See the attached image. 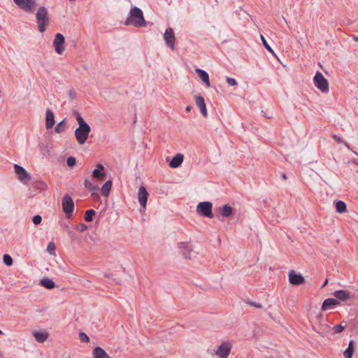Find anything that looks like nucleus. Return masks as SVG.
<instances>
[{
    "instance_id": "nucleus-9",
    "label": "nucleus",
    "mask_w": 358,
    "mask_h": 358,
    "mask_svg": "<svg viewBox=\"0 0 358 358\" xmlns=\"http://www.w3.org/2000/svg\"><path fill=\"white\" fill-rule=\"evenodd\" d=\"M231 343L229 341L223 342L215 351V355L220 358H227L230 354Z\"/></svg>"
},
{
    "instance_id": "nucleus-16",
    "label": "nucleus",
    "mask_w": 358,
    "mask_h": 358,
    "mask_svg": "<svg viewBox=\"0 0 358 358\" xmlns=\"http://www.w3.org/2000/svg\"><path fill=\"white\" fill-rule=\"evenodd\" d=\"M148 192L144 186H141L138 192V199L143 207H145L148 201Z\"/></svg>"
},
{
    "instance_id": "nucleus-2",
    "label": "nucleus",
    "mask_w": 358,
    "mask_h": 358,
    "mask_svg": "<svg viewBox=\"0 0 358 358\" xmlns=\"http://www.w3.org/2000/svg\"><path fill=\"white\" fill-rule=\"evenodd\" d=\"M36 17L38 31L43 33L50 21L48 9L45 6H40L36 13Z\"/></svg>"
},
{
    "instance_id": "nucleus-10",
    "label": "nucleus",
    "mask_w": 358,
    "mask_h": 358,
    "mask_svg": "<svg viewBox=\"0 0 358 358\" xmlns=\"http://www.w3.org/2000/svg\"><path fill=\"white\" fill-rule=\"evenodd\" d=\"M164 39L167 47L173 50L175 49L176 37L172 28L169 27L166 29L164 34Z\"/></svg>"
},
{
    "instance_id": "nucleus-50",
    "label": "nucleus",
    "mask_w": 358,
    "mask_h": 358,
    "mask_svg": "<svg viewBox=\"0 0 358 358\" xmlns=\"http://www.w3.org/2000/svg\"><path fill=\"white\" fill-rule=\"evenodd\" d=\"M328 283V280L326 279L325 281L324 282V284L322 285V288L324 287Z\"/></svg>"
},
{
    "instance_id": "nucleus-42",
    "label": "nucleus",
    "mask_w": 358,
    "mask_h": 358,
    "mask_svg": "<svg viewBox=\"0 0 358 358\" xmlns=\"http://www.w3.org/2000/svg\"><path fill=\"white\" fill-rule=\"evenodd\" d=\"M75 228L80 232H83L87 229V227L84 223H80L78 224H76Z\"/></svg>"
},
{
    "instance_id": "nucleus-38",
    "label": "nucleus",
    "mask_w": 358,
    "mask_h": 358,
    "mask_svg": "<svg viewBox=\"0 0 358 358\" xmlns=\"http://www.w3.org/2000/svg\"><path fill=\"white\" fill-rule=\"evenodd\" d=\"M344 329L345 326H343L342 324H336L332 328L334 334L341 333L344 330Z\"/></svg>"
},
{
    "instance_id": "nucleus-41",
    "label": "nucleus",
    "mask_w": 358,
    "mask_h": 358,
    "mask_svg": "<svg viewBox=\"0 0 358 358\" xmlns=\"http://www.w3.org/2000/svg\"><path fill=\"white\" fill-rule=\"evenodd\" d=\"M67 165L69 166H73L76 164V159L74 157H69L66 160Z\"/></svg>"
},
{
    "instance_id": "nucleus-20",
    "label": "nucleus",
    "mask_w": 358,
    "mask_h": 358,
    "mask_svg": "<svg viewBox=\"0 0 358 358\" xmlns=\"http://www.w3.org/2000/svg\"><path fill=\"white\" fill-rule=\"evenodd\" d=\"M195 71L199 78L206 84L208 87H209L210 84L209 80V76L207 72L201 69H196Z\"/></svg>"
},
{
    "instance_id": "nucleus-7",
    "label": "nucleus",
    "mask_w": 358,
    "mask_h": 358,
    "mask_svg": "<svg viewBox=\"0 0 358 358\" xmlns=\"http://www.w3.org/2000/svg\"><path fill=\"white\" fill-rule=\"evenodd\" d=\"M14 3L22 10L33 13L36 6V0H13Z\"/></svg>"
},
{
    "instance_id": "nucleus-48",
    "label": "nucleus",
    "mask_w": 358,
    "mask_h": 358,
    "mask_svg": "<svg viewBox=\"0 0 358 358\" xmlns=\"http://www.w3.org/2000/svg\"><path fill=\"white\" fill-rule=\"evenodd\" d=\"M68 234L71 238H74V233L71 230L68 231Z\"/></svg>"
},
{
    "instance_id": "nucleus-46",
    "label": "nucleus",
    "mask_w": 358,
    "mask_h": 358,
    "mask_svg": "<svg viewBox=\"0 0 358 358\" xmlns=\"http://www.w3.org/2000/svg\"><path fill=\"white\" fill-rule=\"evenodd\" d=\"M68 94L71 99H74L76 96V93L73 90H70Z\"/></svg>"
},
{
    "instance_id": "nucleus-28",
    "label": "nucleus",
    "mask_w": 358,
    "mask_h": 358,
    "mask_svg": "<svg viewBox=\"0 0 358 358\" xmlns=\"http://www.w3.org/2000/svg\"><path fill=\"white\" fill-rule=\"evenodd\" d=\"M336 210L338 213H345L347 210V206L344 201H338L335 203Z\"/></svg>"
},
{
    "instance_id": "nucleus-51",
    "label": "nucleus",
    "mask_w": 358,
    "mask_h": 358,
    "mask_svg": "<svg viewBox=\"0 0 358 358\" xmlns=\"http://www.w3.org/2000/svg\"><path fill=\"white\" fill-rule=\"evenodd\" d=\"M281 177L284 180L287 179V176H286V174L285 173H282Z\"/></svg>"
},
{
    "instance_id": "nucleus-44",
    "label": "nucleus",
    "mask_w": 358,
    "mask_h": 358,
    "mask_svg": "<svg viewBox=\"0 0 358 358\" xmlns=\"http://www.w3.org/2000/svg\"><path fill=\"white\" fill-rule=\"evenodd\" d=\"M32 221L35 225H38L42 221V217L39 215L33 217Z\"/></svg>"
},
{
    "instance_id": "nucleus-29",
    "label": "nucleus",
    "mask_w": 358,
    "mask_h": 358,
    "mask_svg": "<svg viewBox=\"0 0 358 358\" xmlns=\"http://www.w3.org/2000/svg\"><path fill=\"white\" fill-rule=\"evenodd\" d=\"M36 340L39 343H43L48 338V334L45 332L36 331L34 334Z\"/></svg>"
},
{
    "instance_id": "nucleus-15",
    "label": "nucleus",
    "mask_w": 358,
    "mask_h": 358,
    "mask_svg": "<svg viewBox=\"0 0 358 358\" xmlns=\"http://www.w3.org/2000/svg\"><path fill=\"white\" fill-rule=\"evenodd\" d=\"M14 169L15 172L17 174L18 178L20 180L24 181L29 180L31 179L30 176L27 173V172L22 166L18 164H15Z\"/></svg>"
},
{
    "instance_id": "nucleus-52",
    "label": "nucleus",
    "mask_w": 358,
    "mask_h": 358,
    "mask_svg": "<svg viewBox=\"0 0 358 358\" xmlns=\"http://www.w3.org/2000/svg\"><path fill=\"white\" fill-rule=\"evenodd\" d=\"M353 38L356 41H358V36H355Z\"/></svg>"
},
{
    "instance_id": "nucleus-30",
    "label": "nucleus",
    "mask_w": 358,
    "mask_h": 358,
    "mask_svg": "<svg viewBox=\"0 0 358 358\" xmlns=\"http://www.w3.org/2000/svg\"><path fill=\"white\" fill-rule=\"evenodd\" d=\"M34 187L40 191H44L47 189L48 185L43 181H36L33 185Z\"/></svg>"
},
{
    "instance_id": "nucleus-11",
    "label": "nucleus",
    "mask_w": 358,
    "mask_h": 358,
    "mask_svg": "<svg viewBox=\"0 0 358 358\" xmlns=\"http://www.w3.org/2000/svg\"><path fill=\"white\" fill-rule=\"evenodd\" d=\"M64 42L65 38L64 36L60 33L56 34L55 39L53 41V45L55 48V50L57 54L61 55L63 53L64 50Z\"/></svg>"
},
{
    "instance_id": "nucleus-24",
    "label": "nucleus",
    "mask_w": 358,
    "mask_h": 358,
    "mask_svg": "<svg viewBox=\"0 0 358 358\" xmlns=\"http://www.w3.org/2000/svg\"><path fill=\"white\" fill-rule=\"evenodd\" d=\"M85 187L90 192H92V196L94 192L99 191V187L98 185H94L90 180L86 179L84 182Z\"/></svg>"
},
{
    "instance_id": "nucleus-18",
    "label": "nucleus",
    "mask_w": 358,
    "mask_h": 358,
    "mask_svg": "<svg viewBox=\"0 0 358 358\" xmlns=\"http://www.w3.org/2000/svg\"><path fill=\"white\" fill-rule=\"evenodd\" d=\"M55 123L54 113L48 108L45 113V127L47 129H50L54 126Z\"/></svg>"
},
{
    "instance_id": "nucleus-22",
    "label": "nucleus",
    "mask_w": 358,
    "mask_h": 358,
    "mask_svg": "<svg viewBox=\"0 0 358 358\" xmlns=\"http://www.w3.org/2000/svg\"><path fill=\"white\" fill-rule=\"evenodd\" d=\"M94 358H111L101 347H96L92 351Z\"/></svg>"
},
{
    "instance_id": "nucleus-53",
    "label": "nucleus",
    "mask_w": 358,
    "mask_h": 358,
    "mask_svg": "<svg viewBox=\"0 0 358 358\" xmlns=\"http://www.w3.org/2000/svg\"><path fill=\"white\" fill-rule=\"evenodd\" d=\"M1 334H3V332H2V331H1V330H0V335H1Z\"/></svg>"
},
{
    "instance_id": "nucleus-36",
    "label": "nucleus",
    "mask_w": 358,
    "mask_h": 358,
    "mask_svg": "<svg viewBox=\"0 0 358 358\" xmlns=\"http://www.w3.org/2000/svg\"><path fill=\"white\" fill-rule=\"evenodd\" d=\"M261 40H262V42L264 46V48L268 50L270 52H271L273 55H275V53L273 50V49L271 48V46L268 44V43L266 42L265 38L261 35Z\"/></svg>"
},
{
    "instance_id": "nucleus-47",
    "label": "nucleus",
    "mask_w": 358,
    "mask_h": 358,
    "mask_svg": "<svg viewBox=\"0 0 358 358\" xmlns=\"http://www.w3.org/2000/svg\"><path fill=\"white\" fill-rule=\"evenodd\" d=\"M62 227H63L64 230H65L66 231L68 232L69 231H70L69 227L68 224H62Z\"/></svg>"
},
{
    "instance_id": "nucleus-26",
    "label": "nucleus",
    "mask_w": 358,
    "mask_h": 358,
    "mask_svg": "<svg viewBox=\"0 0 358 358\" xmlns=\"http://www.w3.org/2000/svg\"><path fill=\"white\" fill-rule=\"evenodd\" d=\"M111 187H112V181L111 180L106 181L101 189L102 195L104 196H108L109 195L110 191L111 189Z\"/></svg>"
},
{
    "instance_id": "nucleus-5",
    "label": "nucleus",
    "mask_w": 358,
    "mask_h": 358,
    "mask_svg": "<svg viewBox=\"0 0 358 358\" xmlns=\"http://www.w3.org/2000/svg\"><path fill=\"white\" fill-rule=\"evenodd\" d=\"M213 204L210 201L200 202L196 206V213L201 216L213 218V214L212 212Z\"/></svg>"
},
{
    "instance_id": "nucleus-1",
    "label": "nucleus",
    "mask_w": 358,
    "mask_h": 358,
    "mask_svg": "<svg viewBox=\"0 0 358 358\" xmlns=\"http://www.w3.org/2000/svg\"><path fill=\"white\" fill-rule=\"evenodd\" d=\"M124 24L126 26L133 25L135 27H146L147 23L141 9L136 6L131 7L129 16L126 19Z\"/></svg>"
},
{
    "instance_id": "nucleus-21",
    "label": "nucleus",
    "mask_w": 358,
    "mask_h": 358,
    "mask_svg": "<svg viewBox=\"0 0 358 358\" xmlns=\"http://www.w3.org/2000/svg\"><path fill=\"white\" fill-rule=\"evenodd\" d=\"M183 155L182 154H177L175 157L172 158V159L170 161L169 165L171 168H178L183 162Z\"/></svg>"
},
{
    "instance_id": "nucleus-17",
    "label": "nucleus",
    "mask_w": 358,
    "mask_h": 358,
    "mask_svg": "<svg viewBox=\"0 0 358 358\" xmlns=\"http://www.w3.org/2000/svg\"><path fill=\"white\" fill-rule=\"evenodd\" d=\"M96 166V169L92 171L93 178L98 180H103L106 177V174L103 172L105 170L104 166L101 164H97Z\"/></svg>"
},
{
    "instance_id": "nucleus-32",
    "label": "nucleus",
    "mask_w": 358,
    "mask_h": 358,
    "mask_svg": "<svg viewBox=\"0 0 358 358\" xmlns=\"http://www.w3.org/2000/svg\"><path fill=\"white\" fill-rule=\"evenodd\" d=\"M3 263L6 266H11L13 263L11 256L9 255H7V254H6L3 256Z\"/></svg>"
},
{
    "instance_id": "nucleus-35",
    "label": "nucleus",
    "mask_w": 358,
    "mask_h": 358,
    "mask_svg": "<svg viewBox=\"0 0 358 358\" xmlns=\"http://www.w3.org/2000/svg\"><path fill=\"white\" fill-rule=\"evenodd\" d=\"M75 115L79 126H84L88 124L87 122L84 121L83 118L80 116L78 112L75 111Z\"/></svg>"
},
{
    "instance_id": "nucleus-19",
    "label": "nucleus",
    "mask_w": 358,
    "mask_h": 358,
    "mask_svg": "<svg viewBox=\"0 0 358 358\" xmlns=\"http://www.w3.org/2000/svg\"><path fill=\"white\" fill-rule=\"evenodd\" d=\"M340 301L334 298H328L324 301L322 305V310H327L335 306L339 305Z\"/></svg>"
},
{
    "instance_id": "nucleus-49",
    "label": "nucleus",
    "mask_w": 358,
    "mask_h": 358,
    "mask_svg": "<svg viewBox=\"0 0 358 358\" xmlns=\"http://www.w3.org/2000/svg\"><path fill=\"white\" fill-rule=\"evenodd\" d=\"M191 109H192V107L188 106L185 108V111L188 113L191 110Z\"/></svg>"
},
{
    "instance_id": "nucleus-27",
    "label": "nucleus",
    "mask_w": 358,
    "mask_h": 358,
    "mask_svg": "<svg viewBox=\"0 0 358 358\" xmlns=\"http://www.w3.org/2000/svg\"><path fill=\"white\" fill-rule=\"evenodd\" d=\"M41 285L49 289H53L55 287V283L48 278L42 279L41 280Z\"/></svg>"
},
{
    "instance_id": "nucleus-13",
    "label": "nucleus",
    "mask_w": 358,
    "mask_h": 358,
    "mask_svg": "<svg viewBox=\"0 0 358 358\" xmlns=\"http://www.w3.org/2000/svg\"><path fill=\"white\" fill-rule=\"evenodd\" d=\"M178 248L181 250L182 254L186 259H191V253L193 252V248L191 245L187 242H180L178 243Z\"/></svg>"
},
{
    "instance_id": "nucleus-4",
    "label": "nucleus",
    "mask_w": 358,
    "mask_h": 358,
    "mask_svg": "<svg viewBox=\"0 0 358 358\" xmlns=\"http://www.w3.org/2000/svg\"><path fill=\"white\" fill-rule=\"evenodd\" d=\"M91 131V128L89 124L84 126H79L75 131V136L78 143L83 145L87 141L88 136Z\"/></svg>"
},
{
    "instance_id": "nucleus-45",
    "label": "nucleus",
    "mask_w": 358,
    "mask_h": 358,
    "mask_svg": "<svg viewBox=\"0 0 358 358\" xmlns=\"http://www.w3.org/2000/svg\"><path fill=\"white\" fill-rule=\"evenodd\" d=\"M227 83L231 86H235L237 85L236 80L233 78H227Z\"/></svg>"
},
{
    "instance_id": "nucleus-12",
    "label": "nucleus",
    "mask_w": 358,
    "mask_h": 358,
    "mask_svg": "<svg viewBox=\"0 0 358 358\" xmlns=\"http://www.w3.org/2000/svg\"><path fill=\"white\" fill-rule=\"evenodd\" d=\"M289 283L294 285H300L305 283V278L300 274L291 270L288 274Z\"/></svg>"
},
{
    "instance_id": "nucleus-34",
    "label": "nucleus",
    "mask_w": 358,
    "mask_h": 358,
    "mask_svg": "<svg viewBox=\"0 0 358 358\" xmlns=\"http://www.w3.org/2000/svg\"><path fill=\"white\" fill-rule=\"evenodd\" d=\"M75 115L79 126H84L88 124L87 122L84 121L83 118L80 116L78 112L75 111Z\"/></svg>"
},
{
    "instance_id": "nucleus-31",
    "label": "nucleus",
    "mask_w": 358,
    "mask_h": 358,
    "mask_svg": "<svg viewBox=\"0 0 358 358\" xmlns=\"http://www.w3.org/2000/svg\"><path fill=\"white\" fill-rule=\"evenodd\" d=\"M96 212L93 209L87 210L85 213V220L86 222H91L93 220V217L95 215Z\"/></svg>"
},
{
    "instance_id": "nucleus-39",
    "label": "nucleus",
    "mask_w": 358,
    "mask_h": 358,
    "mask_svg": "<svg viewBox=\"0 0 358 358\" xmlns=\"http://www.w3.org/2000/svg\"><path fill=\"white\" fill-rule=\"evenodd\" d=\"M247 304H249L251 306L255 307L257 308H261L262 307V304L257 303L255 301H252L250 299H248L244 301Z\"/></svg>"
},
{
    "instance_id": "nucleus-8",
    "label": "nucleus",
    "mask_w": 358,
    "mask_h": 358,
    "mask_svg": "<svg viewBox=\"0 0 358 358\" xmlns=\"http://www.w3.org/2000/svg\"><path fill=\"white\" fill-rule=\"evenodd\" d=\"M333 294L334 297L338 301L340 300L344 302H353L355 301V294L347 290H336L333 293Z\"/></svg>"
},
{
    "instance_id": "nucleus-14",
    "label": "nucleus",
    "mask_w": 358,
    "mask_h": 358,
    "mask_svg": "<svg viewBox=\"0 0 358 358\" xmlns=\"http://www.w3.org/2000/svg\"><path fill=\"white\" fill-rule=\"evenodd\" d=\"M195 103L199 108L201 113L205 117H207V109L205 103V101L203 96L201 95H196L194 97Z\"/></svg>"
},
{
    "instance_id": "nucleus-3",
    "label": "nucleus",
    "mask_w": 358,
    "mask_h": 358,
    "mask_svg": "<svg viewBox=\"0 0 358 358\" xmlns=\"http://www.w3.org/2000/svg\"><path fill=\"white\" fill-rule=\"evenodd\" d=\"M62 210L66 217L71 219L74 210V202L69 194H65L62 200Z\"/></svg>"
},
{
    "instance_id": "nucleus-40",
    "label": "nucleus",
    "mask_w": 358,
    "mask_h": 358,
    "mask_svg": "<svg viewBox=\"0 0 358 358\" xmlns=\"http://www.w3.org/2000/svg\"><path fill=\"white\" fill-rule=\"evenodd\" d=\"M332 138H334V140H335L338 143H343V144H344V145H345L348 148H349V149L350 148V146H349V145H348L347 143L344 142V141H343V139H342L341 137H339L338 136H337L336 134H334V135H332Z\"/></svg>"
},
{
    "instance_id": "nucleus-43",
    "label": "nucleus",
    "mask_w": 358,
    "mask_h": 358,
    "mask_svg": "<svg viewBox=\"0 0 358 358\" xmlns=\"http://www.w3.org/2000/svg\"><path fill=\"white\" fill-rule=\"evenodd\" d=\"M79 338L82 342L87 343L90 341L89 336L83 332L79 334Z\"/></svg>"
},
{
    "instance_id": "nucleus-54",
    "label": "nucleus",
    "mask_w": 358,
    "mask_h": 358,
    "mask_svg": "<svg viewBox=\"0 0 358 358\" xmlns=\"http://www.w3.org/2000/svg\"><path fill=\"white\" fill-rule=\"evenodd\" d=\"M357 172H358V169H357Z\"/></svg>"
},
{
    "instance_id": "nucleus-23",
    "label": "nucleus",
    "mask_w": 358,
    "mask_h": 358,
    "mask_svg": "<svg viewBox=\"0 0 358 358\" xmlns=\"http://www.w3.org/2000/svg\"><path fill=\"white\" fill-rule=\"evenodd\" d=\"M219 213L224 217H230L233 213V208L228 204L219 208Z\"/></svg>"
},
{
    "instance_id": "nucleus-33",
    "label": "nucleus",
    "mask_w": 358,
    "mask_h": 358,
    "mask_svg": "<svg viewBox=\"0 0 358 358\" xmlns=\"http://www.w3.org/2000/svg\"><path fill=\"white\" fill-rule=\"evenodd\" d=\"M64 120L61 121L57 126L55 127V131L57 134H60L64 130Z\"/></svg>"
},
{
    "instance_id": "nucleus-37",
    "label": "nucleus",
    "mask_w": 358,
    "mask_h": 358,
    "mask_svg": "<svg viewBox=\"0 0 358 358\" xmlns=\"http://www.w3.org/2000/svg\"><path fill=\"white\" fill-rule=\"evenodd\" d=\"M48 252L51 255H55L56 250L55 244L53 242H50L47 247Z\"/></svg>"
},
{
    "instance_id": "nucleus-6",
    "label": "nucleus",
    "mask_w": 358,
    "mask_h": 358,
    "mask_svg": "<svg viewBox=\"0 0 358 358\" xmlns=\"http://www.w3.org/2000/svg\"><path fill=\"white\" fill-rule=\"evenodd\" d=\"M313 81L315 85L322 92H327L329 91L328 80L320 71H317L315 73Z\"/></svg>"
},
{
    "instance_id": "nucleus-25",
    "label": "nucleus",
    "mask_w": 358,
    "mask_h": 358,
    "mask_svg": "<svg viewBox=\"0 0 358 358\" xmlns=\"http://www.w3.org/2000/svg\"><path fill=\"white\" fill-rule=\"evenodd\" d=\"M355 342L354 341H350L348 344V348L344 351L343 355L345 358H352L355 348H354Z\"/></svg>"
}]
</instances>
